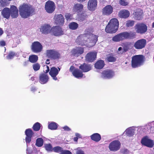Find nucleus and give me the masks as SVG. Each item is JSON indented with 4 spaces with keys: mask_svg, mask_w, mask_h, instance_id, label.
I'll return each mask as SVG.
<instances>
[{
    "mask_svg": "<svg viewBox=\"0 0 154 154\" xmlns=\"http://www.w3.org/2000/svg\"><path fill=\"white\" fill-rule=\"evenodd\" d=\"M134 29L136 32L130 31L121 32L113 37L112 41L115 42H119L125 39H133L136 37V32L141 35L145 34L147 30V26L144 23H139L135 25Z\"/></svg>",
    "mask_w": 154,
    "mask_h": 154,
    "instance_id": "f257e3e1",
    "label": "nucleus"
},
{
    "mask_svg": "<svg viewBox=\"0 0 154 154\" xmlns=\"http://www.w3.org/2000/svg\"><path fill=\"white\" fill-rule=\"evenodd\" d=\"M88 30L85 31V33L77 37L75 42L77 45L87 46H92L95 45L98 40V36L89 32Z\"/></svg>",
    "mask_w": 154,
    "mask_h": 154,
    "instance_id": "f03ea898",
    "label": "nucleus"
},
{
    "mask_svg": "<svg viewBox=\"0 0 154 154\" xmlns=\"http://www.w3.org/2000/svg\"><path fill=\"white\" fill-rule=\"evenodd\" d=\"M19 9L20 14L23 18H27L35 13V9L33 7L26 3H23L20 5Z\"/></svg>",
    "mask_w": 154,
    "mask_h": 154,
    "instance_id": "7ed1b4c3",
    "label": "nucleus"
},
{
    "mask_svg": "<svg viewBox=\"0 0 154 154\" xmlns=\"http://www.w3.org/2000/svg\"><path fill=\"white\" fill-rule=\"evenodd\" d=\"M119 26V22L117 18L111 19L105 29V31L107 33H113L118 30Z\"/></svg>",
    "mask_w": 154,
    "mask_h": 154,
    "instance_id": "20e7f679",
    "label": "nucleus"
},
{
    "mask_svg": "<svg viewBox=\"0 0 154 154\" xmlns=\"http://www.w3.org/2000/svg\"><path fill=\"white\" fill-rule=\"evenodd\" d=\"M145 60V57L143 55L134 56L131 57V67L134 68L140 67L143 64Z\"/></svg>",
    "mask_w": 154,
    "mask_h": 154,
    "instance_id": "39448f33",
    "label": "nucleus"
},
{
    "mask_svg": "<svg viewBox=\"0 0 154 154\" xmlns=\"http://www.w3.org/2000/svg\"><path fill=\"white\" fill-rule=\"evenodd\" d=\"M46 56L51 59L57 60L60 58V54L58 51L55 49H50L46 51Z\"/></svg>",
    "mask_w": 154,
    "mask_h": 154,
    "instance_id": "423d86ee",
    "label": "nucleus"
},
{
    "mask_svg": "<svg viewBox=\"0 0 154 154\" xmlns=\"http://www.w3.org/2000/svg\"><path fill=\"white\" fill-rule=\"evenodd\" d=\"M43 46L39 42L35 41L33 42L31 46V49L34 53H37L41 52Z\"/></svg>",
    "mask_w": 154,
    "mask_h": 154,
    "instance_id": "0eeeda50",
    "label": "nucleus"
},
{
    "mask_svg": "<svg viewBox=\"0 0 154 154\" xmlns=\"http://www.w3.org/2000/svg\"><path fill=\"white\" fill-rule=\"evenodd\" d=\"M55 5L54 3L52 1L48 0L45 4V9L46 11L49 13H52L55 8Z\"/></svg>",
    "mask_w": 154,
    "mask_h": 154,
    "instance_id": "6e6552de",
    "label": "nucleus"
},
{
    "mask_svg": "<svg viewBox=\"0 0 154 154\" xmlns=\"http://www.w3.org/2000/svg\"><path fill=\"white\" fill-rule=\"evenodd\" d=\"M61 26H56L51 28V33L54 36H59L64 34V32Z\"/></svg>",
    "mask_w": 154,
    "mask_h": 154,
    "instance_id": "1a4fd4ad",
    "label": "nucleus"
},
{
    "mask_svg": "<svg viewBox=\"0 0 154 154\" xmlns=\"http://www.w3.org/2000/svg\"><path fill=\"white\" fill-rule=\"evenodd\" d=\"M114 71L110 69H106L101 73V77L104 79H110L114 75Z\"/></svg>",
    "mask_w": 154,
    "mask_h": 154,
    "instance_id": "9d476101",
    "label": "nucleus"
},
{
    "mask_svg": "<svg viewBox=\"0 0 154 154\" xmlns=\"http://www.w3.org/2000/svg\"><path fill=\"white\" fill-rule=\"evenodd\" d=\"M141 144L149 148H152L154 145V141L148 138L147 136L144 137L141 141Z\"/></svg>",
    "mask_w": 154,
    "mask_h": 154,
    "instance_id": "9b49d317",
    "label": "nucleus"
},
{
    "mask_svg": "<svg viewBox=\"0 0 154 154\" xmlns=\"http://www.w3.org/2000/svg\"><path fill=\"white\" fill-rule=\"evenodd\" d=\"M54 24L60 26H63L65 22V19L61 14H55L54 18Z\"/></svg>",
    "mask_w": 154,
    "mask_h": 154,
    "instance_id": "f8f14e48",
    "label": "nucleus"
},
{
    "mask_svg": "<svg viewBox=\"0 0 154 154\" xmlns=\"http://www.w3.org/2000/svg\"><path fill=\"white\" fill-rule=\"evenodd\" d=\"M120 146L121 143L118 140H115L110 143L109 147L110 150L115 152L119 150Z\"/></svg>",
    "mask_w": 154,
    "mask_h": 154,
    "instance_id": "ddd939ff",
    "label": "nucleus"
},
{
    "mask_svg": "<svg viewBox=\"0 0 154 154\" xmlns=\"http://www.w3.org/2000/svg\"><path fill=\"white\" fill-rule=\"evenodd\" d=\"M146 44V41L145 39L137 40L134 43V46L137 49H141L144 48Z\"/></svg>",
    "mask_w": 154,
    "mask_h": 154,
    "instance_id": "4468645a",
    "label": "nucleus"
},
{
    "mask_svg": "<svg viewBox=\"0 0 154 154\" xmlns=\"http://www.w3.org/2000/svg\"><path fill=\"white\" fill-rule=\"evenodd\" d=\"M26 135L25 141L26 144H29L31 141L32 138L34 135V133L31 128L27 129L25 131Z\"/></svg>",
    "mask_w": 154,
    "mask_h": 154,
    "instance_id": "2eb2a0df",
    "label": "nucleus"
},
{
    "mask_svg": "<svg viewBox=\"0 0 154 154\" xmlns=\"http://www.w3.org/2000/svg\"><path fill=\"white\" fill-rule=\"evenodd\" d=\"M60 69L59 67H58L57 68L55 67H52L51 68L49 74L53 80L55 81L57 80V75L58 74Z\"/></svg>",
    "mask_w": 154,
    "mask_h": 154,
    "instance_id": "dca6fc26",
    "label": "nucleus"
},
{
    "mask_svg": "<svg viewBox=\"0 0 154 154\" xmlns=\"http://www.w3.org/2000/svg\"><path fill=\"white\" fill-rule=\"evenodd\" d=\"M84 52V48L83 47H77L73 49L71 53L73 56L78 57L82 54Z\"/></svg>",
    "mask_w": 154,
    "mask_h": 154,
    "instance_id": "f3484780",
    "label": "nucleus"
},
{
    "mask_svg": "<svg viewBox=\"0 0 154 154\" xmlns=\"http://www.w3.org/2000/svg\"><path fill=\"white\" fill-rule=\"evenodd\" d=\"M97 53L95 52H90L87 54L85 56V60L89 62L94 61L97 57Z\"/></svg>",
    "mask_w": 154,
    "mask_h": 154,
    "instance_id": "a211bd4d",
    "label": "nucleus"
},
{
    "mask_svg": "<svg viewBox=\"0 0 154 154\" xmlns=\"http://www.w3.org/2000/svg\"><path fill=\"white\" fill-rule=\"evenodd\" d=\"M83 10V5L81 3H77L74 4L72 7V11L75 13L80 14Z\"/></svg>",
    "mask_w": 154,
    "mask_h": 154,
    "instance_id": "6ab92c4d",
    "label": "nucleus"
},
{
    "mask_svg": "<svg viewBox=\"0 0 154 154\" xmlns=\"http://www.w3.org/2000/svg\"><path fill=\"white\" fill-rule=\"evenodd\" d=\"M113 8L110 5L105 6L102 9V12L104 16L110 15L113 12Z\"/></svg>",
    "mask_w": 154,
    "mask_h": 154,
    "instance_id": "aec40b11",
    "label": "nucleus"
},
{
    "mask_svg": "<svg viewBox=\"0 0 154 154\" xmlns=\"http://www.w3.org/2000/svg\"><path fill=\"white\" fill-rule=\"evenodd\" d=\"M97 2V0H89L88 3V8L91 11H94L96 8Z\"/></svg>",
    "mask_w": 154,
    "mask_h": 154,
    "instance_id": "412c9836",
    "label": "nucleus"
},
{
    "mask_svg": "<svg viewBox=\"0 0 154 154\" xmlns=\"http://www.w3.org/2000/svg\"><path fill=\"white\" fill-rule=\"evenodd\" d=\"M51 28L49 25L45 24L41 26L40 31L42 33L47 34L51 32Z\"/></svg>",
    "mask_w": 154,
    "mask_h": 154,
    "instance_id": "4be33fe9",
    "label": "nucleus"
},
{
    "mask_svg": "<svg viewBox=\"0 0 154 154\" xmlns=\"http://www.w3.org/2000/svg\"><path fill=\"white\" fill-rule=\"evenodd\" d=\"M10 10V16L12 18H17L18 16V10L17 7L14 5L11 6Z\"/></svg>",
    "mask_w": 154,
    "mask_h": 154,
    "instance_id": "5701e85b",
    "label": "nucleus"
},
{
    "mask_svg": "<svg viewBox=\"0 0 154 154\" xmlns=\"http://www.w3.org/2000/svg\"><path fill=\"white\" fill-rule=\"evenodd\" d=\"M49 80L48 75L45 73L40 74L39 76V82L42 84L46 83Z\"/></svg>",
    "mask_w": 154,
    "mask_h": 154,
    "instance_id": "b1692460",
    "label": "nucleus"
},
{
    "mask_svg": "<svg viewBox=\"0 0 154 154\" xmlns=\"http://www.w3.org/2000/svg\"><path fill=\"white\" fill-rule=\"evenodd\" d=\"M118 15L120 18L126 19L129 16L130 13L128 10H122L119 12Z\"/></svg>",
    "mask_w": 154,
    "mask_h": 154,
    "instance_id": "393cba45",
    "label": "nucleus"
},
{
    "mask_svg": "<svg viewBox=\"0 0 154 154\" xmlns=\"http://www.w3.org/2000/svg\"><path fill=\"white\" fill-rule=\"evenodd\" d=\"M79 68L82 72H85L90 70L91 69V65L84 63L79 66Z\"/></svg>",
    "mask_w": 154,
    "mask_h": 154,
    "instance_id": "a878e982",
    "label": "nucleus"
},
{
    "mask_svg": "<svg viewBox=\"0 0 154 154\" xmlns=\"http://www.w3.org/2000/svg\"><path fill=\"white\" fill-rule=\"evenodd\" d=\"M131 43L130 42L122 43V46L123 51L120 52V53L123 54L124 53L128 51L131 47Z\"/></svg>",
    "mask_w": 154,
    "mask_h": 154,
    "instance_id": "bb28decb",
    "label": "nucleus"
},
{
    "mask_svg": "<svg viewBox=\"0 0 154 154\" xmlns=\"http://www.w3.org/2000/svg\"><path fill=\"white\" fill-rule=\"evenodd\" d=\"M10 10L8 8H4L1 12L2 15L3 17L7 19L9 18L10 16Z\"/></svg>",
    "mask_w": 154,
    "mask_h": 154,
    "instance_id": "cd10ccee",
    "label": "nucleus"
},
{
    "mask_svg": "<svg viewBox=\"0 0 154 154\" xmlns=\"http://www.w3.org/2000/svg\"><path fill=\"white\" fill-rule=\"evenodd\" d=\"M104 61L103 60H100L97 61L94 64V67L97 69H102L105 65Z\"/></svg>",
    "mask_w": 154,
    "mask_h": 154,
    "instance_id": "c85d7f7f",
    "label": "nucleus"
},
{
    "mask_svg": "<svg viewBox=\"0 0 154 154\" xmlns=\"http://www.w3.org/2000/svg\"><path fill=\"white\" fill-rule=\"evenodd\" d=\"M91 139L96 142H99L101 139V137L99 134L96 133L91 136Z\"/></svg>",
    "mask_w": 154,
    "mask_h": 154,
    "instance_id": "c756f323",
    "label": "nucleus"
},
{
    "mask_svg": "<svg viewBox=\"0 0 154 154\" xmlns=\"http://www.w3.org/2000/svg\"><path fill=\"white\" fill-rule=\"evenodd\" d=\"M72 74L75 77L77 78H82L83 75L82 72L78 69H74L72 72Z\"/></svg>",
    "mask_w": 154,
    "mask_h": 154,
    "instance_id": "7c9ffc66",
    "label": "nucleus"
},
{
    "mask_svg": "<svg viewBox=\"0 0 154 154\" xmlns=\"http://www.w3.org/2000/svg\"><path fill=\"white\" fill-rule=\"evenodd\" d=\"M38 59V57L37 55L33 54L30 55L29 57V61L32 63H36Z\"/></svg>",
    "mask_w": 154,
    "mask_h": 154,
    "instance_id": "2f4dec72",
    "label": "nucleus"
},
{
    "mask_svg": "<svg viewBox=\"0 0 154 154\" xmlns=\"http://www.w3.org/2000/svg\"><path fill=\"white\" fill-rule=\"evenodd\" d=\"M41 126L42 127L40 123L38 122H36L33 125L32 128L34 131H37L40 130Z\"/></svg>",
    "mask_w": 154,
    "mask_h": 154,
    "instance_id": "473e14b6",
    "label": "nucleus"
},
{
    "mask_svg": "<svg viewBox=\"0 0 154 154\" xmlns=\"http://www.w3.org/2000/svg\"><path fill=\"white\" fill-rule=\"evenodd\" d=\"M69 27L70 29L74 30L77 29L78 27V24L76 22H72L69 24Z\"/></svg>",
    "mask_w": 154,
    "mask_h": 154,
    "instance_id": "72a5a7b5",
    "label": "nucleus"
},
{
    "mask_svg": "<svg viewBox=\"0 0 154 154\" xmlns=\"http://www.w3.org/2000/svg\"><path fill=\"white\" fill-rule=\"evenodd\" d=\"M44 143V140L42 138H38L36 140L35 145L38 147L42 146Z\"/></svg>",
    "mask_w": 154,
    "mask_h": 154,
    "instance_id": "f704fd0d",
    "label": "nucleus"
},
{
    "mask_svg": "<svg viewBox=\"0 0 154 154\" xmlns=\"http://www.w3.org/2000/svg\"><path fill=\"white\" fill-rule=\"evenodd\" d=\"M15 56L18 57L17 53L13 51L9 52L8 55L7 56V58L8 59H12Z\"/></svg>",
    "mask_w": 154,
    "mask_h": 154,
    "instance_id": "c9c22d12",
    "label": "nucleus"
},
{
    "mask_svg": "<svg viewBox=\"0 0 154 154\" xmlns=\"http://www.w3.org/2000/svg\"><path fill=\"white\" fill-rule=\"evenodd\" d=\"M48 128L52 130H56L57 128V124L54 122H51L49 124Z\"/></svg>",
    "mask_w": 154,
    "mask_h": 154,
    "instance_id": "e433bc0d",
    "label": "nucleus"
},
{
    "mask_svg": "<svg viewBox=\"0 0 154 154\" xmlns=\"http://www.w3.org/2000/svg\"><path fill=\"white\" fill-rule=\"evenodd\" d=\"M63 150V148L60 146H57L53 148V151L55 152L60 153L61 154Z\"/></svg>",
    "mask_w": 154,
    "mask_h": 154,
    "instance_id": "4c0bfd02",
    "label": "nucleus"
},
{
    "mask_svg": "<svg viewBox=\"0 0 154 154\" xmlns=\"http://www.w3.org/2000/svg\"><path fill=\"white\" fill-rule=\"evenodd\" d=\"M134 23V20H128L126 22L125 25L126 27H130L133 26Z\"/></svg>",
    "mask_w": 154,
    "mask_h": 154,
    "instance_id": "58836bf2",
    "label": "nucleus"
},
{
    "mask_svg": "<svg viewBox=\"0 0 154 154\" xmlns=\"http://www.w3.org/2000/svg\"><path fill=\"white\" fill-rule=\"evenodd\" d=\"M45 147L46 150L49 151H52L53 148L51 145L50 143L45 144Z\"/></svg>",
    "mask_w": 154,
    "mask_h": 154,
    "instance_id": "ea45409f",
    "label": "nucleus"
},
{
    "mask_svg": "<svg viewBox=\"0 0 154 154\" xmlns=\"http://www.w3.org/2000/svg\"><path fill=\"white\" fill-rule=\"evenodd\" d=\"M40 66L38 63H35L32 65V68L34 71L38 70L40 68Z\"/></svg>",
    "mask_w": 154,
    "mask_h": 154,
    "instance_id": "a19ab883",
    "label": "nucleus"
},
{
    "mask_svg": "<svg viewBox=\"0 0 154 154\" xmlns=\"http://www.w3.org/2000/svg\"><path fill=\"white\" fill-rule=\"evenodd\" d=\"M79 14H80L79 16L81 19L82 20H84L88 17V15L85 11Z\"/></svg>",
    "mask_w": 154,
    "mask_h": 154,
    "instance_id": "79ce46f5",
    "label": "nucleus"
},
{
    "mask_svg": "<svg viewBox=\"0 0 154 154\" xmlns=\"http://www.w3.org/2000/svg\"><path fill=\"white\" fill-rule=\"evenodd\" d=\"M119 4L123 6H126L128 5L129 3L126 0H119Z\"/></svg>",
    "mask_w": 154,
    "mask_h": 154,
    "instance_id": "37998d69",
    "label": "nucleus"
},
{
    "mask_svg": "<svg viewBox=\"0 0 154 154\" xmlns=\"http://www.w3.org/2000/svg\"><path fill=\"white\" fill-rule=\"evenodd\" d=\"M126 135L129 137H131L133 135L134 132L133 130L131 129H128L126 131Z\"/></svg>",
    "mask_w": 154,
    "mask_h": 154,
    "instance_id": "c03bdc74",
    "label": "nucleus"
},
{
    "mask_svg": "<svg viewBox=\"0 0 154 154\" xmlns=\"http://www.w3.org/2000/svg\"><path fill=\"white\" fill-rule=\"evenodd\" d=\"M65 17L67 21L70 20L72 19V15L70 13H66Z\"/></svg>",
    "mask_w": 154,
    "mask_h": 154,
    "instance_id": "a18cd8bd",
    "label": "nucleus"
},
{
    "mask_svg": "<svg viewBox=\"0 0 154 154\" xmlns=\"http://www.w3.org/2000/svg\"><path fill=\"white\" fill-rule=\"evenodd\" d=\"M116 59L114 57L110 56L107 58V60L109 62H114L116 61Z\"/></svg>",
    "mask_w": 154,
    "mask_h": 154,
    "instance_id": "49530a36",
    "label": "nucleus"
},
{
    "mask_svg": "<svg viewBox=\"0 0 154 154\" xmlns=\"http://www.w3.org/2000/svg\"><path fill=\"white\" fill-rule=\"evenodd\" d=\"M142 14V10H140L139 11H137L135 12V15L139 17H141Z\"/></svg>",
    "mask_w": 154,
    "mask_h": 154,
    "instance_id": "de8ad7c7",
    "label": "nucleus"
},
{
    "mask_svg": "<svg viewBox=\"0 0 154 154\" xmlns=\"http://www.w3.org/2000/svg\"><path fill=\"white\" fill-rule=\"evenodd\" d=\"M61 154H72V153L69 150H63Z\"/></svg>",
    "mask_w": 154,
    "mask_h": 154,
    "instance_id": "09e8293b",
    "label": "nucleus"
},
{
    "mask_svg": "<svg viewBox=\"0 0 154 154\" xmlns=\"http://www.w3.org/2000/svg\"><path fill=\"white\" fill-rule=\"evenodd\" d=\"M6 45V43L4 40H2L0 41V46H1L3 47Z\"/></svg>",
    "mask_w": 154,
    "mask_h": 154,
    "instance_id": "8fccbe9b",
    "label": "nucleus"
},
{
    "mask_svg": "<svg viewBox=\"0 0 154 154\" xmlns=\"http://www.w3.org/2000/svg\"><path fill=\"white\" fill-rule=\"evenodd\" d=\"M76 137H75L74 138L73 140L75 142H77L78 140V137H79V136H80V134H76Z\"/></svg>",
    "mask_w": 154,
    "mask_h": 154,
    "instance_id": "3c124183",
    "label": "nucleus"
},
{
    "mask_svg": "<svg viewBox=\"0 0 154 154\" xmlns=\"http://www.w3.org/2000/svg\"><path fill=\"white\" fill-rule=\"evenodd\" d=\"M76 154H85L83 151L81 150H78L76 152Z\"/></svg>",
    "mask_w": 154,
    "mask_h": 154,
    "instance_id": "603ef678",
    "label": "nucleus"
},
{
    "mask_svg": "<svg viewBox=\"0 0 154 154\" xmlns=\"http://www.w3.org/2000/svg\"><path fill=\"white\" fill-rule=\"evenodd\" d=\"M63 129L65 131H69L70 130V129L67 126H65L63 127Z\"/></svg>",
    "mask_w": 154,
    "mask_h": 154,
    "instance_id": "864d4df0",
    "label": "nucleus"
},
{
    "mask_svg": "<svg viewBox=\"0 0 154 154\" xmlns=\"http://www.w3.org/2000/svg\"><path fill=\"white\" fill-rule=\"evenodd\" d=\"M28 64H29L28 61H25L24 63L23 64V65L24 66H27L28 65Z\"/></svg>",
    "mask_w": 154,
    "mask_h": 154,
    "instance_id": "5fc2aeb1",
    "label": "nucleus"
},
{
    "mask_svg": "<svg viewBox=\"0 0 154 154\" xmlns=\"http://www.w3.org/2000/svg\"><path fill=\"white\" fill-rule=\"evenodd\" d=\"M3 33V31L2 28L0 27V36Z\"/></svg>",
    "mask_w": 154,
    "mask_h": 154,
    "instance_id": "6e6d98bb",
    "label": "nucleus"
},
{
    "mask_svg": "<svg viewBox=\"0 0 154 154\" xmlns=\"http://www.w3.org/2000/svg\"><path fill=\"white\" fill-rule=\"evenodd\" d=\"M36 90V89L35 87H32L31 88V91H35Z\"/></svg>",
    "mask_w": 154,
    "mask_h": 154,
    "instance_id": "4d7b16f0",
    "label": "nucleus"
},
{
    "mask_svg": "<svg viewBox=\"0 0 154 154\" xmlns=\"http://www.w3.org/2000/svg\"><path fill=\"white\" fill-rule=\"evenodd\" d=\"M47 64H50V60L49 59H47L46 60V62H45Z\"/></svg>",
    "mask_w": 154,
    "mask_h": 154,
    "instance_id": "13d9d810",
    "label": "nucleus"
},
{
    "mask_svg": "<svg viewBox=\"0 0 154 154\" xmlns=\"http://www.w3.org/2000/svg\"><path fill=\"white\" fill-rule=\"evenodd\" d=\"M77 1L79 2H85L86 0H76Z\"/></svg>",
    "mask_w": 154,
    "mask_h": 154,
    "instance_id": "bf43d9fd",
    "label": "nucleus"
},
{
    "mask_svg": "<svg viewBox=\"0 0 154 154\" xmlns=\"http://www.w3.org/2000/svg\"><path fill=\"white\" fill-rule=\"evenodd\" d=\"M74 67L73 66H71L70 68V70L72 72L73 69H74Z\"/></svg>",
    "mask_w": 154,
    "mask_h": 154,
    "instance_id": "052dcab7",
    "label": "nucleus"
},
{
    "mask_svg": "<svg viewBox=\"0 0 154 154\" xmlns=\"http://www.w3.org/2000/svg\"><path fill=\"white\" fill-rule=\"evenodd\" d=\"M49 71H50V69H47L45 70V74H46V73H48L49 72Z\"/></svg>",
    "mask_w": 154,
    "mask_h": 154,
    "instance_id": "680f3d73",
    "label": "nucleus"
},
{
    "mask_svg": "<svg viewBox=\"0 0 154 154\" xmlns=\"http://www.w3.org/2000/svg\"><path fill=\"white\" fill-rule=\"evenodd\" d=\"M122 49V47H119L118 49V51H121Z\"/></svg>",
    "mask_w": 154,
    "mask_h": 154,
    "instance_id": "e2e57ef3",
    "label": "nucleus"
},
{
    "mask_svg": "<svg viewBox=\"0 0 154 154\" xmlns=\"http://www.w3.org/2000/svg\"><path fill=\"white\" fill-rule=\"evenodd\" d=\"M152 28H154V22L152 24Z\"/></svg>",
    "mask_w": 154,
    "mask_h": 154,
    "instance_id": "0e129e2a",
    "label": "nucleus"
},
{
    "mask_svg": "<svg viewBox=\"0 0 154 154\" xmlns=\"http://www.w3.org/2000/svg\"><path fill=\"white\" fill-rule=\"evenodd\" d=\"M46 68L47 69H50L49 67L48 66H46Z\"/></svg>",
    "mask_w": 154,
    "mask_h": 154,
    "instance_id": "69168bd1",
    "label": "nucleus"
},
{
    "mask_svg": "<svg viewBox=\"0 0 154 154\" xmlns=\"http://www.w3.org/2000/svg\"><path fill=\"white\" fill-rule=\"evenodd\" d=\"M152 2H154V0H151Z\"/></svg>",
    "mask_w": 154,
    "mask_h": 154,
    "instance_id": "338daca9",
    "label": "nucleus"
}]
</instances>
